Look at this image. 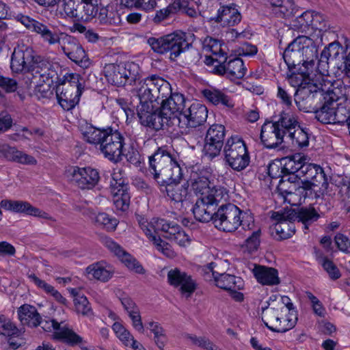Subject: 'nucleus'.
I'll return each instance as SVG.
<instances>
[{"label":"nucleus","mask_w":350,"mask_h":350,"mask_svg":"<svg viewBox=\"0 0 350 350\" xmlns=\"http://www.w3.org/2000/svg\"><path fill=\"white\" fill-rule=\"evenodd\" d=\"M314 66L301 62L288 66L286 79L292 87L296 88L295 101L307 100L310 105L314 104V100L321 97L319 88L325 83L322 76H312Z\"/></svg>","instance_id":"obj_1"},{"label":"nucleus","mask_w":350,"mask_h":350,"mask_svg":"<svg viewBox=\"0 0 350 350\" xmlns=\"http://www.w3.org/2000/svg\"><path fill=\"white\" fill-rule=\"evenodd\" d=\"M332 83L327 88L324 85L319 88L321 97L314 100V104L310 105L307 100H298L296 104L299 110L306 112H314L315 118L323 124H334V103L338 102V99L345 95V86L342 84Z\"/></svg>","instance_id":"obj_2"},{"label":"nucleus","mask_w":350,"mask_h":350,"mask_svg":"<svg viewBox=\"0 0 350 350\" xmlns=\"http://www.w3.org/2000/svg\"><path fill=\"white\" fill-rule=\"evenodd\" d=\"M84 137L88 143L98 145L100 152L109 161L121 160L126 143L124 135L118 130L90 127L84 133Z\"/></svg>","instance_id":"obj_3"},{"label":"nucleus","mask_w":350,"mask_h":350,"mask_svg":"<svg viewBox=\"0 0 350 350\" xmlns=\"http://www.w3.org/2000/svg\"><path fill=\"white\" fill-rule=\"evenodd\" d=\"M136 91L139 100L137 108L151 110L153 109V102L159 103L161 98L168 96L171 93V85L163 78L152 75L139 81Z\"/></svg>","instance_id":"obj_4"},{"label":"nucleus","mask_w":350,"mask_h":350,"mask_svg":"<svg viewBox=\"0 0 350 350\" xmlns=\"http://www.w3.org/2000/svg\"><path fill=\"white\" fill-rule=\"evenodd\" d=\"M214 224L219 230L228 232L235 231L240 226L245 230H251L254 226L252 215L231 203L219 206Z\"/></svg>","instance_id":"obj_5"},{"label":"nucleus","mask_w":350,"mask_h":350,"mask_svg":"<svg viewBox=\"0 0 350 350\" xmlns=\"http://www.w3.org/2000/svg\"><path fill=\"white\" fill-rule=\"evenodd\" d=\"M196 39L192 33H170L159 38L150 37L147 43L157 53H170V58L174 60L181 53L189 49Z\"/></svg>","instance_id":"obj_6"},{"label":"nucleus","mask_w":350,"mask_h":350,"mask_svg":"<svg viewBox=\"0 0 350 350\" xmlns=\"http://www.w3.org/2000/svg\"><path fill=\"white\" fill-rule=\"evenodd\" d=\"M136 219L139 228L156 249L167 257L172 258L174 256V252L171 246L158 235L159 232H165L168 220L162 218H152L150 221H148L140 215H136Z\"/></svg>","instance_id":"obj_7"},{"label":"nucleus","mask_w":350,"mask_h":350,"mask_svg":"<svg viewBox=\"0 0 350 350\" xmlns=\"http://www.w3.org/2000/svg\"><path fill=\"white\" fill-rule=\"evenodd\" d=\"M305 158L300 153L286 156V176L287 171L299 172L306 178L321 184V187L327 188V177L323 168L318 165L305 163Z\"/></svg>","instance_id":"obj_8"},{"label":"nucleus","mask_w":350,"mask_h":350,"mask_svg":"<svg viewBox=\"0 0 350 350\" xmlns=\"http://www.w3.org/2000/svg\"><path fill=\"white\" fill-rule=\"evenodd\" d=\"M226 162L234 170L240 172L250 163V154L244 141L239 136L228 138L224 146Z\"/></svg>","instance_id":"obj_9"},{"label":"nucleus","mask_w":350,"mask_h":350,"mask_svg":"<svg viewBox=\"0 0 350 350\" xmlns=\"http://www.w3.org/2000/svg\"><path fill=\"white\" fill-rule=\"evenodd\" d=\"M284 136V117L283 111L278 120H267L262 124L260 131V139L264 146L269 149L275 148L283 142Z\"/></svg>","instance_id":"obj_10"},{"label":"nucleus","mask_w":350,"mask_h":350,"mask_svg":"<svg viewBox=\"0 0 350 350\" xmlns=\"http://www.w3.org/2000/svg\"><path fill=\"white\" fill-rule=\"evenodd\" d=\"M15 18L17 21L24 25L29 30L39 34L42 40L49 45L61 44V40L62 39L61 36L64 37L65 35L62 33H58L49 25L22 14H18Z\"/></svg>","instance_id":"obj_11"},{"label":"nucleus","mask_w":350,"mask_h":350,"mask_svg":"<svg viewBox=\"0 0 350 350\" xmlns=\"http://www.w3.org/2000/svg\"><path fill=\"white\" fill-rule=\"evenodd\" d=\"M310 11L301 13L294 6L293 0L286 1V26H288V34H292L293 31L301 33H307L309 31V19Z\"/></svg>","instance_id":"obj_12"},{"label":"nucleus","mask_w":350,"mask_h":350,"mask_svg":"<svg viewBox=\"0 0 350 350\" xmlns=\"http://www.w3.org/2000/svg\"><path fill=\"white\" fill-rule=\"evenodd\" d=\"M344 53L345 50L338 42L335 41L329 44L321 53L318 68L322 69L323 72H328V69L332 68L337 75V72L342 65Z\"/></svg>","instance_id":"obj_13"},{"label":"nucleus","mask_w":350,"mask_h":350,"mask_svg":"<svg viewBox=\"0 0 350 350\" xmlns=\"http://www.w3.org/2000/svg\"><path fill=\"white\" fill-rule=\"evenodd\" d=\"M344 53L345 50L338 42L335 41L329 44L321 53L318 68L322 69L323 72H328V69L332 68L337 75V72L342 65Z\"/></svg>","instance_id":"obj_14"},{"label":"nucleus","mask_w":350,"mask_h":350,"mask_svg":"<svg viewBox=\"0 0 350 350\" xmlns=\"http://www.w3.org/2000/svg\"><path fill=\"white\" fill-rule=\"evenodd\" d=\"M226 129L222 124L211 125L206 131L203 148L204 154L212 159L220 154L224 146Z\"/></svg>","instance_id":"obj_15"},{"label":"nucleus","mask_w":350,"mask_h":350,"mask_svg":"<svg viewBox=\"0 0 350 350\" xmlns=\"http://www.w3.org/2000/svg\"><path fill=\"white\" fill-rule=\"evenodd\" d=\"M71 183L81 189H92L100 180V174L96 169L91 167L73 166L68 171Z\"/></svg>","instance_id":"obj_16"},{"label":"nucleus","mask_w":350,"mask_h":350,"mask_svg":"<svg viewBox=\"0 0 350 350\" xmlns=\"http://www.w3.org/2000/svg\"><path fill=\"white\" fill-rule=\"evenodd\" d=\"M207 117V108L204 105L194 103L178 116V125L183 129L195 128L205 122Z\"/></svg>","instance_id":"obj_17"},{"label":"nucleus","mask_w":350,"mask_h":350,"mask_svg":"<svg viewBox=\"0 0 350 350\" xmlns=\"http://www.w3.org/2000/svg\"><path fill=\"white\" fill-rule=\"evenodd\" d=\"M39 326L46 332L53 330V338L62 341L70 345H75L82 342V338L77 335L73 330L62 327L60 323L54 319L43 320L41 317Z\"/></svg>","instance_id":"obj_18"},{"label":"nucleus","mask_w":350,"mask_h":350,"mask_svg":"<svg viewBox=\"0 0 350 350\" xmlns=\"http://www.w3.org/2000/svg\"><path fill=\"white\" fill-rule=\"evenodd\" d=\"M211 182L206 176L197 175L191 179V188L193 191L200 195L199 198H213L215 200H227L228 198L226 189L210 186Z\"/></svg>","instance_id":"obj_19"},{"label":"nucleus","mask_w":350,"mask_h":350,"mask_svg":"<svg viewBox=\"0 0 350 350\" xmlns=\"http://www.w3.org/2000/svg\"><path fill=\"white\" fill-rule=\"evenodd\" d=\"M176 157L167 146L158 147L154 153L148 157L149 172L155 180L161 173L170 166Z\"/></svg>","instance_id":"obj_20"},{"label":"nucleus","mask_w":350,"mask_h":350,"mask_svg":"<svg viewBox=\"0 0 350 350\" xmlns=\"http://www.w3.org/2000/svg\"><path fill=\"white\" fill-rule=\"evenodd\" d=\"M161 113L166 121L178 118L185 110V98L180 93H171L168 96L161 98Z\"/></svg>","instance_id":"obj_21"},{"label":"nucleus","mask_w":350,"mask_h":350,"mask_svg":"<svg viewBox=\"0 0 350 350\" xmlns=\"http://www.w3.org/2000/svg\"><path fill=\"white\" fill-rule=\"evenodd\" d=\"M61 48L64 54L72 62L82 67H88L89 59L82 46L72 36L65 34L62 38Z\"/></svg>","instance_id":"obj_22"},{"label":"nucleus","mask_w":350,"mask_h":350,"mask_svg":"<svg viewBox=\"0 0 350 350\" xmlns=\"http://www.w3.org/2000/svg\"><path fill=\"white\" fill-rule=\"evenodd\" d=\"M246 70L242 59L231 57H228L225 62L215 65L213 68L214 73L224 76L231 81L242 79Z\"/></svg>","instance_id":"obj_23"},{"label":"nucleus","mask_w":350,"mask_h":350,"mask_svg":"<svg viewBox=\"0 0 350 350\" xmlns=\"http://www.w3.org/2000/svg\"><path fill=\"white\" fill-rule=\"evenodd\" d=\"M226 200H215L214 198L206 197V198H199L193 208V213L195 218L201 222H208L216 218L217 207L219 203Z\"/></svg>","instance_id":"obj_24"},{"label":"nucleus","mask_w":350,"mask_h":350,"mask_svg":"<svg viewBox=\"0 0 350 350\" xmlns=\"http://www.w3.org/2000/svg\"><path fill=\"white\" fill-rule=\"evenodd\" d=\"M215 262H211L206 267V273L211 272L217 287L226 291L241 290L243 288V280L234 275L219 273L214 270Z\"/></svg>","instance_id":"obj_25"},{"label":"nucleus","mask_w":350,"mask_h":350,"mask_svg":"<svg viewBox=\"0 0 350 350\" xmlns=\"http://www.w3.org/2000/svg\"><path fill=\"white\" fill-rule=\"evenodd\" d=\"M286 135L293 148H301L308 146V133L300 126L296 117L289 118L287 122H286Z\"/></svg>","instance_id":"obj_26"},{"label":"nucleus","mask_w":350,"mask_h":350,"mask_svg":"<svg viewBox=\"0 0 350 350\" xmlns=\"http://www.w3.org/2000/svg\"><path fill=\"white\" fill-rule=\"evenodd\" d=\"M167 281L170 285L180 286L181 293H188L189 295L196 289V282L191 275L178 268L171 269L167 273Z\"/></svg>","instance_id":"obj_27"},{"label":"nucleus","mask_w":350,"mask_h":350,"mask_svg":"<svg viewBox=\"0 0 350 350\" xmlns=\"http://www.w3.org/2000/svg\"><path fill=\"white\" fill-rule=\"evenodd\" d=\"M104 244L109 250L114 252L129 269L139 274L145 273V270L142 265L111 238H105L104 239Z\"/></svg>","instance_id":"obj_28"},{"label":"nucleus","mask_w":350,"mask_h":350,"mask_svg":"<svg viewBox=\"0 0 350 350\" xmlns=\"http://www.w3.org/2000/svg\"><path fill=\"white\" fill-rule=\"evenodd\" d=\"M1 208L16 213H24L29 215L51 219V217L48 213L31 206L29 202L25 201L3 200L0 202Z\"/></svg>","instance_id":"obj_29"},{"label":"nucleus","mask_w":350,"mask_h":350,"mask_svg":"<svg viewBox=\"0 0 350 350\" xmlns=\"http://www.w3.org/2000/svg\"><path fill=\"white\" fill-rule=\"evenodd\" d=\"M241 14L234 3L221 5L217 10V16L213 19L222 27H232L241 21Z\"/></svg>","instance_id":"obj_30"},{"label":"nucleus","mask_w":350,"mask_h":350,"mask_svg":"<svg viewBox=\"0 0 350 350\" xmlns=\"http://www.w3.org/2000/svg\"><path fill=\"white\" fill-rule=\"evenodd\" d=\"M34 51L29 47L24 50L14 49L11 58V68L15 72L28 70L29 66L33 60Z\"/></svg>","instance_id":"obj_31"},{"label":"nucleus","mask_w":350,"mask_h":350,"mask_svg":"<svg viewBox=\"0 0 350 350\" xmlns=\"http://www.w3.org/2000/svg\"><path fill=\"white\" fill-rule=\"evenodd\" d=\"M82 92L75 91L70 87L64 85L58 86L57 89V98L58 103L64 109L69 111L73 109L79 103Z\"/></svg>","instance_id":"obj_32"},{"label":"nucleus","mask_w":350,"mask_h":350,"mask_svg":"<svg viewBox=\"0 0 350 350\" xmlns=\"http://www.w3.org/2000/svg\"><path fill=\"white\" fill-rule=\"evenodd\" d=\"M202 94L208 103L213 105H221L227 109H232L234 106L232 98L219 89L210 87L203 90Z\"/></svg>","instance_id":"obj_33"},{"label":"nucleus","mask_w":350,"mask_h":350,"mask_svg":"<svg viewBox=\"0 0 350 350\" xmlns=\"http://www.w3.org/2000/svg\"><path fill=\"white\" fill-rule=\"evenodd\" d=\"M18 319L23 325L37 327L40 323L41 315L34 306L24 304L17 309Z\"/></svg>","instance_id":"obj_34"},{"label":"nucleus","mask_w":350,"mask_h":350,"mask_svg":"<svg viewBox=\"0 0 350 350\" xmlns=\"http://www.w3.org/2000/svg\"><path fill=\"white\" fill-rule=\"evenodd\" d=\"M137 116L142 125L152 128L156 131L162 129L163 120L165 118L161 113H152L151 110H146V108H136Z\"/></svg>","instance_id":"obj_35"},{"label":"nucleus","mask_w":350,"mask_h":350,"mask_svg":"<svg viewBox=\"0 0 350 350\" xmlns=\"http://www.w3.org/2000/svg\"><path fill=\"white\" fill-rule=\"evenodd\" d=\"M284 158L275 159L272 161L268 165V174L272 180L279 179L278 183L276 186V192L280 196L284 202V189L282 185L283 184V178L284 176V164L282 161ZM273 184V180L271 181Z\"/></svg>","instance_id":"obj_36"},{"label":"nucleus","mask_w":350,"mask_h":350,"mask_svg":"<svg viewBox=\"0 0 350 350\" xmlns=\"http://www.w3.org/2000/svg\"><path fill=\"white\" fill-rule=\"evenodd\" d=\"M183 176V169L175 157L174 161L171 162L170 166L161 173L160 176L156 181L160 185L177 183L182 179Z\"/></svg>","instance_id":"obj_37"},{"label":"nucleus","mask_w":350,"mask_h":350,"mask_svg":"<svg viewBox=\"0 0 350 350\" xmlns=\"http://www.w3.org/2000/svg\"><path fill=\"white\" fill-rule=\"evenodd\" d=\"M51 68V64L46 59L34 51L33 60L30 63L27 71L39 74L42 78L49 79L53 77L54 72Z\"/></svg>","instance_id":"obj_38"},{"label":"nucleus","mask_w":350,"mask_h":350,"mask_svg":"<svg viewBox=\"0 0 350 350\" xmlns=\"http://www.w3.org/2000/svg\"><path fill=\"white\" fill-rule=\"evenodd\" d=\"M338 103L334 107V124H347L349 127L350 122V99L347 97V88H345V95L338 99Z\"/></svg>","instance_id":"obj_39"},{"label":"nucleus","mask_w":350,"mask_h":350,"mask_svg":"<svg viewBox=\"0 0 350 350\" xmlns=\"http://www.w3.org/2000/svg\"><path fill=\"white\" fill-rule=\"evenodd\" d=\"M202 47L204 51L210 52L215 57L217 64L224 63L228 59L224 49L226 46L215 38L206 37L203 41Z\"/></svg>","instance_id":"obj_40"},{"label":"nucleus","mask_w":350,"mask_h":350,"mask_svg":"<svg viewBox=\"0 0 350 350\" xmlns=\"http://www.w3.org/2000/svg\"><path fill=\"white\" fill-rule=\"evenodd\" d=\"M123 68L124 63L106 64L103 73L108 82L117 86L125 85Z\"/></svg>","instance_id":"obj_41"},{"label":"nucleus","mask_w":350,"mask_h":350,"mask_svg":"<svg viewBox=\"0 0 350 350\" xmlns=\"http://www.w3.org/2000/svg\"><path fill=\"white\" fill-rule=\"evenodd\" d=\"M253 272L257 281L263 285H275L279 283L278 271L274 268L256 266Z\"/></svg>","instance_id":"obj_42"},{"label":"nucleus","mask_w":350,"mask_h":350,"mask_svg":"<svg viewBox=\"0 0 350 350\" xmlns=\"http://www.w3.org/2000/svg\"><path fill=\"white\" fill-rule=\"evenodd\" d=\"M271 225L269 228L271 237L276 241L284 239L283 224L284 222V210L272 211L271 215Z\"/></svg>","instance_id":"obj_43"},{"label":"nucleus","mask_w":350,"mask_h":350,"mask_svg":"<svg viewBox=\"0 0 350 350\" xmlns=\"http://www.w3.org/2000/svg\"><path fill=\"white\" fill-rule=\"evenodd\" d=\"M165 234L166 239L174 241L180 245H185L189 242L188 235L183 231L181 227L177 224L168 221Z\"/></svg>","instance_id":"obj_44"},{"label":"nucleus","mask_w":350,"mask_h":350,"mask_svg":"<svg viewBox=\"0 0 350 350\" xmlns=\"http://www.w3.org/2000/svg\"><path fill=\"white\" fill-rule=\"evenodd\" d=\"M165 190L167 196L176 202H183L187 200L189 194V183L185 182L183 185L171 183L165 185Z\"/></svg>","instance_id":"obj_45"},{"label":"nucleus","mask_w":350,"mask_h":350,"mask_svg":"<svg viewBox=\"0 0 350 350\" xmlns=\"http://www.w3.org/2000/svg\"><path fill=\"white\" fill-rule=\"evenodd\" d=\"M315 57H312V54L305 53L301 51H296L288 47H286V65L290 66L294 64H301V62L314 66Z\"/></svg>","instance_id":"obj_46"},{"label":"nucleus","mask_w":350,"mask_h":350,"mask_svg":"<svg viewBox=\"0 0 350 350\" xmlns=\"http://www.w3.org/2000/svg\"><path fill=\"white\" fill-rule=\"evenodd\" d=\"M309 41L307 36L298 35L287 47L296 51H301L305 53L312 54V57L318 58L317 49L314 45H306V42Z\"/></svg>","instance_id":"obj_47"},{"label":"nucleus","mask_w":350,"mask_h":350,"mask_svg":"<svg viewBox=\"0 0 350 350\" xmlns=\"http://www.w3.org/2000/svg\"><path fill=\"white\" fill-rule=\"evenodd\" d=\"M89 278H92L101 282L108 281L112 276L113 271L107 269L103 263L97 262L90 265L86 268Z\"/></svg>","instance_id":"obj_48"},{"label":"nucleus","mask_w":350,"mask_h":350,"mask_svg":"<svg viewBox=\"0 0 350 350\" xmlns=\"http://www.w3.org/2000/svg\"><path fill=\"white\" fill-rule=\"evenodd\" d=\"M97 18L100 24L105 25L118 26L122 21L120 14L108 7L100 8Z\"/></svg>","instance_id":"obj_49"},{"label":"nucleus","mask_w":350,"mask_h":350,"mask_svg":"<svg viewBox=\"0 0 350 350\" xmlns=\"http://www.w3.org/2000/svg\"><path fill=\"white\" fill-rule=\"evenodd\" d=\"M111 193L113 204L117 210L125 211L128 209L131 198L128 189H120L111 192Z\"/></svg>","instance_id":"obj_50"},{"label":"nucleus","mask_w":350,"mask_h":350,"mask_svg":"<svg viewBox=\"0 0 350 350\" xmlns=\"http://www.w3.org/2000/svg\"><path fill=\"white\" fill-rule=\"evenodd\" d=\"M82 10H79L77 21H90L98 16L99 10L92 3V0L81 1Z\"/></svg>","instance_id":"obj_51"},{"label":"nucleus","mask_w":350,"mask_h":350,"mask_svg":"<svg viewBox=\"0 0 350 350\" xmlns=\"http://www.w3.org/2000/svg\"><path fill=\"white\" fill-rule=\"evenodd\" d=\"M320 215L314 207H302L299 208V222L302 223L305 230H308L309 226L317 221Z\"/></svg>","instance_id":"obj_52"},{"label":"nucleus","mask_w":350,"mask_h":350,"mask_svg":"<svg viewBox=\"0 0 350 350\" xmlns=\"http://www.w3.org/2000/svg\"><path fill=\"white\" fill-rule=\"evenodd\" d=\"M310 19H309V30H318L320 32H325L329 29V24L326 17L315 12H310Z\"/></svg>","instance_id":"obj_53"},{"label":"nucleus","mask_w":350,"mask_h":350,"mask_svg":"<svg viewBox=\"0 0 350 350\" xmlns=\"http://www.w3.org/2000/svg\"><path fill=\"white\" fill-rule=\"evenodd\" d=\"M122 6L145 11L153 10L157 5V0H120Z\"/></svg>","instance_id":"obj_54"},{"label":"nucleus","mask_w":350,"mask_h":350,"mask_svg":"<svg viewBox=\"0 0 350 350\" xmlns=\"http://www.w3.org/2000/svg\"><path fill=\"white\" fill-rule=\"evenodd\" d=\"M265 318L268 321H266L264 318H262V321H264L265 325L271 331L277 332H284V329L281 328L282 325V318L279 317L278 312L273 308H270L267 310V314L265 316Z\"/></svg>","instance_id":"obj_55"},{"label":"nucleus","mask_w":350,"mask_h":350,"mask_svg":"<svg viewBox=\"0 0 350 350\" xmlns=\"http://www.w3.org/2000/svg\"><path fill=\"white\" fill-rule=\"evenodd\" d=\"M124 79L125 85H132L135 83L139 76V67L133 62L124 63Z\"/></svg>","instance_id":"obj_56"},{"label":"nucleus","mask_w":350,"mask_h":350,"mask_svg":"<svg viewBox=\"0 0 350 350\" xmlns=\"http://www.w3.org/2000/svg\"><path fill=\"white\" fill-rule=\"evenodd\" d=\"M304 189H299L296 186L293 187L286 188V203L291 206H299L301 204V200L304 198Z\"/></svg>","instance_id":"obj_57"},{"label":"nucleus","mask_w":350,"mask_h":350,"mask_svg":"<svg viewBox=\"0 0 350 350\" xmlns=\"http://www.w3.org/2000/svg\"><path fill=\"white\" fill-rule=\"evenodd\" d=\"M286 308L288 310L287 318H286V332L293 329L297 324L298 320V312L291 302V299L286 296Z\"/></svg>","instance_id":"obj_58"},{"label":"nucleus","mask_w":350,"mask_h":350,"mask_svg":"<svg viewBox=\"0 0 350 350\" xmlns=\"http://www.w3.org/2000/svg\"><path fill=\"white\" fill-rule=\"evenodd\" d=\"M110 191L119 190L120 189H128V183L125 178L122 175L120 169L114 170L111 174V180L110 181Z\"/></svg>","instance_id":"obj_59"},{"label":"nucleus","mask_w":350,"mask_h":350,"mask_svg":"<svg viewBox=\"0 0 350 350\" xmlns=\"http://www.w3.org/2000/svg\"><path fill=\"white\" fill-rule=\"evenodd\" d=\"M186 338L189 340L193 345L206 350H221L206 337H198L196 336L187 334Z\"/></svg>","instance_id":"obj_60"},{"label":"nucleus","mask_w":350,"mask_h":350,"mask_svg":"<svg viewBox=\"0 0 350 350\" xmlns=\"http://www.w3.org/2000/svg\"><path fill=\"white\" fill-rule=\"evenodd\" d=\"M95 221L96 224L103 226L109 231L114 230L118 224L117 219L109 216L105 213H98L96 217Z\"/></svg>","instance_id":"obj_61"},{"label":"nucleus","mask_w":350,"mask_h":350,"mask_svg":"<svg viewBox=\"0 0 350 350\" xmlns=\"http://www.w3.org/2000/svg\"><path fill=\"white\" fill-rule=\"evenodd\" d=\"M62 85L73 88L75 91L82 92L84 89V79L79 74L71 73L68 75Z\"/></svg>","instance_id":"obj_62"},{"label":"nucleus","mask_w":350,"mask_h":350,"mask_svg":"<svg viewBox=\"0 0 350 350\" xmlns=\"http://www.w3.org/2000/svg\"><path fill=\"white\" fill-rule=\"evenodd\" d=\"M75 307L77 313L90 317L92 314L91 307L86 297L78 296L74 299Z\"/></svg>","instance_id":"obj_63"},{"label":"nucleus","mask_w":350,"mask_h":350,"mask_svg":"<svg viewBox=\"0 0 350 350\" xmlns=\"http://www.w3.org/2000/svg\"><path fill=\"white\" fill-rule=\"evenodd\" d=\"M122 155L125 157L128 162L137 167L140 166L143 161V157L133 146H130L127 150L124 148Z\"/></svg>","instance_id":"obj_64"}]
</instances>
